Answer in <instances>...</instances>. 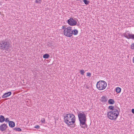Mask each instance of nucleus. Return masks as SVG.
Masks as SVG:
<instances>
[{"instance_id": "1", "label": "nucleus", "mask_w": 134, "mask_h": 134, "mask_svg": "<svg viewBox=\"0 0 134 134\" xmlns=\"http://www.w3.org/2000/svg\"><path fill=\"white\" fill-rule=\"evenodd\" d=\"M64 119L65 123L68 126L72 125L75 122V116L72 114H67L64 116Z\"/></svg>"}, {"instance_id": "2", "label": "nucleus", "mask_w": 134, "mask_h": 134, "mask_svg": "<svg viewBox=\"0 0 134 134\" xmlns=\"http://www.w3.org/2000/svg\"><path fill=\"white\" fill-rule=\"evenodd\" d=\"M78 116L80 122V125L82 128L85 129L87 126L86 123V115L85 114L82 113L78 114Z\"/></svg>"}, {"instance_id": "3", "label": "nucleus", "mask_w": 134, "mask_h": 134, "mask_svg": "<svg viewBox=\"0 0 134 134\" xmlns=\"http://www.w3.org/2000/svg\"><path fill=\"white\" fill-rule=\"evenodd\" d=\"M11 47V44L8 40H5L0 41V49L1 50H8Z\"/></svg>"}, {"instance_id": "4", "label": "nucleus", "mask_w": 134, "mask_h": 134, "mask_svg": "<svg viewBox=\"0 0 134 134\" xmlns=\"http://www.w3.org/2000/svg\"><path fill=\"white\" fill-rule=\"evenodd\" d=\"M107 86L106 82L104 81H99L96 85L97 88L99 90H102L105 89Z\"/></svg>"}, {"instance_id": "5", "label": "nucleus", "mask_w": 134, "mask_h": 134, "mask_svg": "<svg viewBox=\"0 0 134 134\" xmlns=\"http://www.w3.org/2000/svg\"><path fill=\"white\" fill-rule=\"evenodd\" d=\"M72 27L69 26L65 29L64 31V34L65 36L70 37L72 36Z\"/></svg>"}, {"instance_id": "6", "label": "nucleus", "mask_w": 134, "mask_h": 134, "mask_svg": "<svg viewBox=\"0 0 134 134\" xmlns=\"http://www.w3.org/2000/svg\"><path fill=\"white\" fill-rule=\"evenodd\" d=\"M68 24L70 26H75L76 25L77 21L72 18H70L67 21Z\"/></svg>"}, {"instance_id": "7", "label": "nucleus", "mask_w": 134, "mask_h": 134, "mask_svg": "<svg viewBox=\"0 0 134 134\" xmlns=\"http://www.w3.org/2000/svg\"><path fill=\"white\" fill-rule=\"evenodd\" d=\"M110 113H111V114L113 115L115 117V119H116L119 115V113L118 110H113L110 111Z\"/></svg>"}, {"instance_id": "8", "label": "nucleus", "mask_w": 134, "mask_h": 134, "mask_svg": "<svg viewBox=\"0 0 134 134\" xmlns=\"http://www.w3.org/2000/svg\"><path fill=\"white\" fill-rule=\"evenodd\" d=\"M124 37L128 39H132L134 40V34L129 33H125Z\"/></svg>"}, {"instance_id": "9", "label": "nucleus", "mask_w": 134, "mask_h": 134, "mask_svg": "<svg viewBox=\"0 0 134 134\" xmlns=\"http://www.w3.org/2000/svg\"><path fill=\"white\" fill-rule=\"evenodd\" d=\"M7 127L8 126L6 124H3L0 126V130L2 132L3 131L5 130Z\"/></svg>"}, {"instance_id": "10", "label": "nucleus", "mask_w": 134, "mask_h": 134, "mask_svg": "<svg viewBox=\"0 0 134 134\" xmlns=\"http://www.w3.org/2000/svg\"><path fill=\"white\" fill-rule=\"evenodd\" d=\"M107 115L108 118L110 120H113L116 119H115V117L111 114V113H110V111L108 112Z\"/></svg>"}, {"instance_id": "11", "label": "nucleus", "mask_w": 134, "mask_h": 134, "mask_svg": "<svg viewBox=\"0 0 134 134\" xmlns=\"http://www.w3.org/2000/svg\"><path fill=\"white\" fill-rule=\"evenodd\" d=\"M100 100L102 102L105 103L107 102L108 100V98L106 96H103L100 98Z\"/></svg>"}, {"instance_id": "12", "label": "nucleus", "mask_w": 134, "mask_h": 134, "mask_svg": "<svg viewBox=\"0 0 134 134\" xmlns=\"http://www.w3.org/2000/svg\"><path fill=\"white\" fill-rule=\"evenodd\" d=\"M12 94L11 92L9 91L5 93L2 96V98H5L10 96Z\"/></svg>"}, {"instance_id": "13", "label": "nucleus", "mask_w": 134, "mask_h": 134, "mask_svg": "<svg viewBox=\"0 0 134 134\" xmlns=\"http://www.w3.org/2000/svg\"><path fill=\"white\" fill-rule=\"evenodd\" d=\"M9 126L11 128L15 126L14 122L12 121H10L9 122Z\"/></svg>"}, {"instance_id": "14", "label": "nucleus", "mask_w": 134, "mask_h": 134, "mask_svg": "<svg viewBox=\"0 0 134 134\" xmlns=\"http://www.w3.org/2000/svg\"><path fill=\"white\" fill-rule=\"evenodd\" d=\"M5 121V118L4 116L2 115H0V122L2 123Z\"/></svg>"}, {"instance_id": "15", "label": "nucleus", "mask_w": 134, "mask_h": 134, "mask_svg": "<svg viewBox=\"0 0 134 134\" xmlns=\"http://www.w3.org/2000/svg\"><path fill=\"white\" fill-rule=\"evenodd\" d=\"M78 32V31L76 29H74L73 30H72V36L73 34L74 35H77Z\"/></svg>"}, {"instance_id": "16", "label": "nucleus", "mask_w": 134, "mask_h": 134, "mask_svg": "<svg viewBox=\"0 0 134 134\" xmlns=\"http://www.w3.org/2000/svg\"><path fill=\"white\" fill-rule=\"evenodd\" d=\"M115 102L113 99H110L108 100V103L110 104H113Z\"/></svg>"}, {"instance_id": "17", "label": "nucleus", "mask_w": 134, "mask_h": 134, "mask_svg": "<svg viewBox=\"0 0 134 134\" xmlns=\"http://www.w3.org/2000/svg\"><path fill=\"white\" fill-rule=\"evenodd\" d=\"M108 109H110L111 110H117V109L114 108V107L113 105H110L109 106Z\"/></svg>"}, {"instance_id": "18", "label": "nucleus", "mask_w": 134, "mask_h": 134, "mask_svg": "<svg viewBox=\"0 0 134 134\" xmlns=\"http://www.w3.org/2000/svg\"><path fill=\"white\" fill-rule=\"evenodd\" d=\"M121 89L120 87H118L116 88L115 91L117 92L120 93L121 91Z\"/></svg>"}, {"instance_id": "19", "label": "nucleus", "mask_w": 134, "mask_h": 134, "mask_svg": "<svg viewBox=\"0 0 134 134\" xmlns=\"http://www.w3.org/2000/svg\"><path fill=\"white\" fill-rule=\"evenodd\" d=\"M49 57V55L47 54H44L43 55V57L44 58H48Z\"/></svg>"}, {"instance_id": "20", "label": "nucleus", "mask_w": 134, "mask_h": 134, "mask_svg": "<svg viewBox=\"0 0 134 134\" xmlns=\"http://www.w3.org/2000/svg\"><path fill=\"white\" fill-rule=\"evenodd\" d=\"M13 129L16 131H21V129L19 128H15Z\"/></svg>"}, {"instance_id": "21", "label": "nucleus", "mask_w": 134, "mask_h": 134, "mask_svg": "<svg viewBox=\"0 0 134 134\" xmlns=\"http://www.w3.org/2000/svg\"><path fill=\"white\" fill-rule=\"evenodd\" d=\"M48 45L49 47H51L53 46L54 45L53 42H49L48 43Z\"/></svg>"}, {"instance_id": "22", "label": "nucleus", "mask_w": 134, "mask_h": 134, "mask_svg": "<svg viewBox=\"0 0 134 134\" xmlns=\"http://www.w3.org/2000/svg\"><path fill=\"white\" fill-rule=\"evenodd\" d=\"M83 1L85 4L86 5L88 4L90 2L89 1H88L87 0H83Z\"/></svg>"}, {"instance_id": "23", "label": "nucleus", "mask_w": 134, "mask_h": 134, "mask_svg": "<svg viewBox=\"0 0 134 134\" xmlns=\"http://www.w3.org/2000/svg\"><path fill=\"white\" fill-rule=\"evenodd\" d=\"M80 72L81 74L83 75H84V73L85 72V71L84 70L82 69L80 70Z\"/></svg>"}, {"instance_id": "24", "label": "nucleus", "mask_w": 134, "mask_h": 134, "mask_svg": "<svg viewBox=\"0 0 134 134\" xmlns=\"http://www.w3.org/2000/svg\"><path fill=\"white\" fill-rule=\"evenodd\" d=\"M41 0H35V3H41Z\"/></svg>"}, {"instance_id": "25", "label": "nucleus", "mask_w": 134, "mask_h": 134, "mask_svg": "<svg viewBox=\"0 0 134 134\" xmlns=\"http://www.w3.org/2000/svg\"><path fill=\"white\" fill-rule=\"evenodd\" d=\"M130 47L131 49L134 50V43L131 44Z\"/></svg>"}, {"instance_id": "26", "label": "nucleus", "mask_w": 134, "mask_h": 134, "mask_svg": "<svg viewBox=\"0 0 134 134\" xmlns=\"http://www.w3.org/2000/svg\"><path fill=\"white\" fill-rule=\"evenodd\" d=\"M5 121H5L6 122H9L10 121L9 120V119L8 118H5Z\"/></svg>"}, {"instance_id": "27", "label": "nucleus", "mask_w": 134, "mask_h": 134, "mask_svg": "<svg viewBox=\"0 0 134 134\" xmlns=\"http://www.w3.org/2000/svg\"><path fill=\"white\" fill-rule=\"evenodd\" d=\"M45 120L44 119L42 118L41 120V122H42V123H45Z\"/></svg>"}, {"instance_id": "28", "label": "nucleus", "mask_w": 134, "mask_h": 134, "mask_svg": "<svg viewBox=\"0 0 134 134\" xmlns=\"http://www.w3.org/2000/svg\"><path fill=\"white\" fill-rule=\"evenodd\" d=\"M87 76L90 77L91 76V74L90 72H87Z\"/></svg>"}, {"instance_id": "29", "label": "nucleus", "mask_w": 134, "mask_h": 134, "mask_svg": "<svg viewBox=\"0 0 134 134\" xmlns=\"http://www.w3.org/2000/svg\"><path fill=\"white\" fill-rule=\"evenodd\" d=\"M40 126L39 125H37L35 126V128L36 129H38L40 128Z\"/></svg>"}, {"instance_id": "30", "label": "nucleus", "mask_w": 134, "mask_h": 134, "mask_svg": "<svg viewBox=\"0 0 134 134\" xmlns=\"http://www.w3.org/2000/svg\"><path fill=\"white\" fill-rule=\"evenodd\" d=\"M66 26L65 25L63 26L62 27V29H66Z\"/></svg>"}, {"instance_id": "31", "label": "nucleus", "mask_w": 134, "mask_h": 134, "mask_svg": "<svg viewBox=\"0 0 134 134\" xmlns=\"http://www.w3.org/2000/svg\"><path fill=\"white\" fill-rule=\"evenodd\" d=\"M132 112L133 114H134V109H132Z\"/></svg>"}, {"instance_id": "32", "label": "nucleus", "mask_w": 134, "mask_h": 134, "mask_svg": "<svg viewBox=\"0 0 134 134\" xmlns=\"http://www.w3.org/2000/svg\"><path fill=\"white\" fill-rule=\"evenodd\" d=\"M85 87L86 89H88L89 88V87L87 86H86Z\"/></svg>"}, {"instance_id": "33", "label": "nucleus", "mask_w": 134, "mask_h": 134, "mask_svg": "<svg viewBox=\"0 0 134 134\" xmlns=\"http://www.w3.org/2000/svg\"><path fill=\"white\" fill-rule=\"evenodd\" d=\"M133 62L134 63V57H133Z\"/></svg>"}, {"instance_id": "34", "label": "nucleus", "mask_w": 134, "mask_h": 134, "mask_svg": "<svg viewBox=\"0 0 134 134\" xmlns=\"http://www.w3.org/2000/svg\"><path fill=\"white\" fill-rule=\"evenodd\" d=\"M26 100H27V99H26V101H25V102H28V101H26Z\"/></svg>"}, {"instance_id": "35", "label": "nucleus", "mask_w": 134, "mask_h": 134, "mask_svg": "<svg viewBox=\"0 0 134 134\" xmlns=\"http://www.w3.org/2000/svg\"><path fill=\"white\" fill-rule=\"evenodd\" d=\"M24 80H23L22 81V82H23L24 83Z\"/></svg>"}, {"instance_id": "36", "label": "nucleus", "mask_w": 134, "mask_h": 134, "mask_svg": "<svg viewBox=\"0 0 134 134\" xmlns=\"http://www.w3.org/2000/svg\"><path fill=\"white\" fill-rule=\"evenodd\" d=\"M1 97H0V99H1Z\"/></svg>"}]
</instances>
